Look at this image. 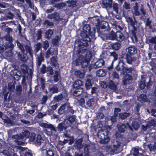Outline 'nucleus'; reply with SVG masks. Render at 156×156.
<instances>
[{
	"label": "nucleus",
	"mask_w": 156,
	"mask_h": 156,
	"mask_svg": "<svg viewBox=\"0 0 156 156\" xmlns=\"http://www.w3.org/2000/svg\"><path fill=\"white\" fill-rule=\"evenodd\" d=\"M16 42L18 48L21 50V52L18 53L17 57L19 59L25 62L27 61L28 58L27 54L24 53V46H23V44L18 40H17Z\"/></svg>",
	"instance_id": "obj_5"
},
{
	"label": "nucleus",
	"mask_w": 156,
	"mask_h": 156,
	"mask_svg": "<svg viewBox=\"0 0 156 156\" xmlns=\"http://www.w3.org/2000/svg\"><path fill=\"white\" fill-rule=\"evenodd\" d=\"M44 141V138L42 137L41 135L38 134L37 137H36L35 143L37 145L40 146L41 145L42 143H43Z\"/></svg>",
	"instance_id": "obj_27"
},
{
	"label": "nucleus",
	"mask_w": 156,
	"mask_h": 156,
	"mask_svg": "<svg viewBox=\"0 0 156 156\" xmlns=\"http://www.w3.org/2000/svg\"><path fill=\"white\" fill-rule=\"evenodd\" d=\"M76 117V116L75 115H72L67 116V119L71 123H73L75 121Z\"/></svg>",
	"instance_id": "obj_57"
},
{
	"label": "nucleus",
	"mask_w": 156,
	"mask_h": 156,
	"mask_svg": "<svg viewBox=\"0 0 156 156\" xmlns=\"http://www.w3.org/2000/svg\"><path fill=\"white\" fill-rule=\"evenodd\" d=\"M126 66L122 73L123 76V83L124 85H126L129 83L133 80V77L131 75L132 71L133 70V68L132 67H127Z\"/></svg>",
	"instance_id": "obj_2"
},
{
	"label": "nucleus",
	"mask_w": 156,
	"mask_h": 156,
	"mask_svg": "<svg viewBox=\"0 0 156 156\" xmlns=\"http://www.w3.org/2000/svg\"><path fill=\"white\" fill-rule=\"evenodd\" d=\"M64 98V96L63 94V93L62 92L60 94L57 95L55 96L53 98L54 100L56 102H58Z\"/></svg>",
	"instance_id": "obj_39"
},
{
	"label": "nucleus",
	"mask_w": 156,
	"mask_h": 156,
	"mask_svg": "<svg viewBox=\"0 0 156 156\" xmlns=\"http://www.w3.org/2000/svg\"><path fill=\"white\" fill-rule=\"evenodd\" d=\"M130 113L129 112H124L119 114V116L122 119H124L129 116Z\"/></svg>",
	"instance_id": "obj_53"
},
{
	"label": "nucleus",
	"mask_w": 156,
	"mask_h": 156,
	"mask_svg": "<svg viewBox=\"0 0 156 156\" xmlns=\"http://www.w3.org/2000/svg\"><path fill=\"white\" fill-rule=\"evenodd\" d=\"M17 30L18 31V34L19 36L21 38H25L26 35L25 34L22 33V27L20 24H18L17 27Z\"/></svg>",
	"instance_id": "obj_41"
},
{
	"label": "nucleus",
	"mask_w": 156,
	"mask_h": 156,
	"mask_svg": "<svg viewBox=\"0 0 156 156\" xmlns=\"http://www.w3.org/2000/svg\"><path fill=\"white\" fill-rule=\"evenodd\" d=\"M95 27L91 30V27L90 24H85L83 27V31L80 34L81 39H80L78 41V49L76 51L77 55L83 54L87 51V48L91 46V42L92 40L95 39Z\"/></svg>",
	"instance_id": "obj_1"
},
{
	"label": "nucleus",
	"mask_w": 156,
	"mask_h": 156,
	"mask_svg": "<svg viewBox=\"0 0 156 156\" xmlns=\"http://www.w3.org/2000/svg\"><path fill=\"white\" fill-rule=\"evenodd\" d=\"M59 76V73L58 70H56L55 71V73L53 76L54 78V81L55 82H57L59 80L58 76Z\"/></svg>",
	"instance_id": "obj_56"
},
{
	"label": "nucleus",
	"mask_w": 156,
	"mask_h": 156,
	"mask_svg": "<svg viewBox=\"0 0 156 156\" xmlns=\"http://www.w3.org/2000/svg\"><path fill=\"white\" fill-rule=\"evenodd\" d=\"M66 107L67 110H66V113H68L70 114H73L74 113V110L73 109V107L70 106L69 103H66Z\"/></svg>",
	"instance_id": "obj_44"
},
{
	"label": "nucleus",
	"mask_w": 156,
	"mask_h": 156,
	"mask_svg": "<svg viewBox=\"0 0 156 156\" xmlns=\"http://www.w3.org/2000/svg\"><path fill=\"white\" fill-rule=\"evenodd\" d=\"M109 52H110L109 50L103 51L101 55V56L102 58L104 59H109L110 54H109Z\"/></svg>",
	"instance_id": "obj_40"
},
{
	"label": "nucleus",
	"mask_w": 156,
	"mask_h": 156,
	"mask_svg": "<svg viewBox=\"0 0 156 156\" xmlns=\"http://www.w3.org/2000/svg\"><path fill=\"white\" fill-rule=\"evenodd\" d=\"M53 34V31L51 29H49L45 32V36L47 39H49L51 37Z\"/></svg>",
	"instance_id": "obj_43"
},
{
	"label": "nucleus",
	"mask_w": 156,
	"mask_h": 156,
	"mask_svg": "<svg viewBox=\"0 0 156 156\" xmlns=\"http://www.w3.org/2000/svg\"><path fill=\"white\" fill-rule=\"evenodd\" d=\"M66 103H65L61 105L58 110V113L59 115H62L65 113L66 111L65 109L66 108Z\"/></svg>",
	"instance_id": "obj_35"
},
{
	"label": "nucleus",
	"mask_w": 156,
	"mask_h": 156,
	"mask_svg": "<svg viewBox=\"0 0 156 156\" xmlns=\"http://www.w3.org/2000/svg\"><path fill=\"white\" fill-rule=\"evenodd\" d=\"M36 134H35V133H31V134H30V136L29 137V140L31 141H34L36 138Z\"/></svg>",
	"instance_id": "obj_62"
},
{
	"label": "nucleus",
	"mask_w": 156,
	"mask_h": 156,
	"mask_svg": "<svg viewBox=\"0 0 156 156\" xmlns=\"http://www.w3.org/2000/svg\"><path fill=\"white\" fill-rule=\"evenodd\" d=\"M148 100L146 94H141L137 97V100L141 102H147Z\"/></svg>",
	"instance_id": "obj_29"
},
{
	"label": "nucleus",
	"mask_w": 156,
	"mask_h": 156,
	"mask_svg": "<svg viewBox=\"0 0 156 156\" xmlns=\"http://www.w3.org/2000/svg\"><path fill=\"white\" fill-rule=\"evenodd\" d=\"M60 40V38L58 36H56L52 40V43L54 45H57L59 44V41Z\"/></svg>",
	"instance_id": "obj_47"
},
{
	"label": "nucleus",
	"mask_w": 156,
	"mask_h": 156,
	"mask_svg": "<svg viewBox=\"0 0 156 156\" xmlns=\"http://www.w3.org/2000/svg\"><path fill=\"white\" fill-rule=\"evenodd\" d=\"M44 59L43 56L42 50L39 54V55H37L36 58V64L37 68H39L42 62H44Z\"/></svg>",
	"instance_id": "obj_14"
},
{
	"label": "nucleus",
	"mask_w": 156,
	"mask_h": 156,
	"mask_svg": "<svg viewBox=\"0 0 156 156\" xmlns=\"http://www.w3.org/2000/svg\"><path fill=\"white\" fill-rule=\"evenodd\" d=\"M54 69L51 66L49 65L47 66V76H50L52 75L54 73Z\"/></svg>",
	"instance_id": "obj_37"
},
{
	"label": "nucleus",
	"mask_w": 156,
	"mask_h": 156,
	"mask_svg": "<svg viewBox=\"0 0 156 156\" xmlns=\"http://www.w3.org/2000/svg\"><path fill=\"white\" fill-rule=\"evenodd\" d=\"M75 75L79 78H83L84 76V74L80 70H76L74 72Z\"/></svg>",
	"instance_id": "obj_45"
},
{
	"label": "nucleus",
	"mask_w": 156,
	"mask_h": 156,
	"mask_svg": "<svg viewBox=\"0 0 156 156\" xmlns=\"http://www.w3.org/2000/svg\"><path fill=\"white\" fill-rule=\"evenodd\" d=\"M117 126L118 127V130L120 133H123L125 131V129L127 128L125 124L120 122L117 124Z\"/></svg>",
	"instance_id": "obj_26"
},
{
	"label": "nucleus",
	"mask_w": 156,
	"mask_h": 156,
	"mask_svg": "<svg viewBox=\"0 0 156 156\" xmlns=\"http://www.w3.org/2000/svg\"><path fill=\"white\" fill-rule=\"evenodd\" d=\"M59 17V15L57 12H54L48 15V18L49 19H54L55 20H58Z\"/></svg>",
	"instance_id": "obj_49"
},
{
	"label": "nucleus",
	"mask_w": 156,
	"mask_h": 156,
	"mask_svg": "<svg viewBox=\"0 0 156 156\" xmlns=\"http://www.w3.org/2000/svg\"><path fill=\"white\" fill-rule=\"evenodd\" d=\"M70 127V124L65 122L59 123L57 128V131L59 133H62L63 131L67 133L68 132L67 128Z\"/></svg>",
	"instance_id": "obj_11"
},
{
	"label": "nucleus",
	"mask_w": 156,
	"mask_h": 156,
	"mask_svg": "<svg viewBox=\"0 0 156 156\" xmlns=\"http://www.w3.org/2000/svg\"><path fill=\"white\" fill-rule=\"evenodd\" d=\"M121 44L118 42H115V43H110L109 46L110 49H112L114 50V51H118L121 48Z\"/></svg>",
	"instance_id": "obj_18"
},
{
	"label": "nucleus",
	"mask_w": 156,
	"mask_h": 156,
	"mask_svg": "<svg viewBox=\"0 0 156 156\" xmlns=\"http://www.w3.org/2000/svg\"><path fill=\"white\" fill-rule=\"evenodd\" d=\"M54 54L57 55L58 54L57 50H54L52 51H51V48H49L45 54V57L46 58H48L50 57L51 55H53Z\"/></svg>",
	"instance_id": "obj_25"
},
{
	"label": "nucleus",
	"mask_w": 156,
	"mask_h": 156,
	"mask_svg": "<svg viewBox=\"0 0 156 156\" xmlns=\"http://www.w3.org/2000/svg\"><path fill=\"white\" fill-rule=\"evenodd\" d=\"M22 136H23V139L25 140L27 138H29L30 135V133L28 130H24L23 132L21 134Z\"/></svg>",
	"instance_id": "obj_46"
},
{
	"label": "nucleus",
	"mask_w": 156,
	"mask_h": 156,
	"mask_svg": "<svg viewBox=\"0 0 156 156\" xmlns=\"http://www.w3.org/2000/svg\"><path fill=\"white\" fill-rule=\"evenodd\" d=\"M55 151L49 149L48 151H47L46 153L47 156H54L55 155Z\"/></svg>",
	"instance_id": "obj_64"
},
{
	"label": "nucleus",
	"mask_w": 156,
	"mask_h": 156,
	"mask_svg": "<svg viewBox=\"0 0 156 156\" xmlns=\"http://www.w3.org/2000/svg\"><path fill=\"white\" fill-rule=\"evenodd\" d=\"M95 79V77L89 74L86 76L85 84L86 90H88L91 89L93 85L94 84V82Z\"/></svg>",
	"instance_id": "obj_8"
},
{
	"label": "nucleus",
	"mask_w": 156,
	"mask_h": 156,
	"mask_svg": "<svg viewBox=\"0 0 156 156\" xmlns=\"http://www.w3.org/2000/svg\"><path fill=\"white\" fill-rule=\"evenodd\" d=\"M104 33L105 34L103 35L105 36L107 40L114 41L116 39V32H115L113 30H112L108 34L107 32H105Z\"/></svg>",
	"instance_id": "obj_13"
},
{
	"label": "nucleus",
	"mask_w": 156,
	"mask_h": 156,
	"mask_svg": "<svg viewBox=\"0 0 156 156\" xmlns=\"http://www.w3.org/2000/svg\"><path fill=\"white\" fill-rule=\"evenodd\" d=\"M131 55L128 54L126 55L125 59L126 62L129 64H131L132 63V57Z\"/></svg>",
	"instance_id": "obj_51"
},
{
	"label": "nucleus",
	"mask_w": 156,
	"mask_h": 156,
	"mask_svg": "<svg viewBox=\"0 0 156 156\" xmlns=\"http://www.w3.org/2000/svg\"><path fill=\"white\" fill-rule=\"evenodd\" d=\"M47 67L45 65L43 64L40 69V72L42 74H45L47 72Z\"/></svg>",
	"instance_id": "obj_55"
},
{
	"label": "nucleus",
	"mask_w": 156,
	"mask_h": 156,
	"mask_svg": "<svg viewBox=\"0 0 156 156\" xmlns=\"http://www.w3.org/2000/svg\"><path fill=\"white\" fill-rule=\"evenodd\" d=\"M49 88V91L52 93H57L58 92V88L54 84L50 86Z\"/></svg>",
	"instance_id": "obj_42"
},
{
	"label": "nucleus",
	"mask_w": 156,
	"mask_h": 156,
	"mask_svg": "<svg viewBox=\"0 0 156 156\" xmlns=\"http://www.w3.org/2000/svg\"><path fill=\"white\" fill-rule=\"evenodd\" d=\"M116 37L115 40L120 42L123 41L125 38V37L123 34L119 30L116 31Z\"/></svg>",
	"instance_id": "obj_21"
},
{
	"label": "nucleus",
	"mask_w": 156,
	"mask_h": 156,
	"mask_svg": "<svg viewBox=\"0 0 156 156\" xmlns=\"http://www.w3.org/2000/svg\"><path fill=\"white\" fill-rule=\"evenodd\" d=\"M83 140L82 138L78 139L75 141V144L77 150L80 151L83 148V145L82 144Z\"/></svg>",
	"instance_id": "obj_28"
},
{
	"label": "nucleus",
	"mask_w": 156,
	"mask_h": 156,
	"mask_svg": "<svg viewBox=\"0 0 156 156\" xmlns=\"http://www.w3.org/2000/svg\"><path fill=\"white\" fill-rule=\"evenodd\" d=\"M94 99L93 98H91L89 99L86 103V105L87 107H91L94 104Z\"/></svg>",
	"instance_id": "obj_54"
},
{
	"label": "nucleus",
	"mask_w": 156,
	"mask_h": 156,
	"mask_svg": "<svg viewBox=\"0 0 156 156\" xmlns=\"http://www.w3.org/2000/svg\"><path fill=\"white\" fill-rule=\"evenodd\" d=\"M87 51L86 52L87 53L86 54L85 57H83V61L82 62V63L81 65L82 67L84 69L87 68L92 57V53L91 52L89 51L88 53V50L87 49ZM85 53H86V52L84 53L83 54H80V55H77L80 56L84 54ZM76 54L77 55L76 53Z\"/></svg>",
	"instance_id": "obj_7"
},
{
	"label": "nucleus",
	"mask_w": 156,
	"mask_h": 156,
	"mask_svg": "<svg viewBox=\"0 0 156 156\" xmlns=\"http://www.w3.org/2000/svg\"><path fill=\"white\" fill-rule=\"evenodd\" d=\"M42 31L41 30V29H39L37 31V33L36 34V37H37V40H40L42 38Z\"/></svg>",
	"instance_id": "obj_48"
},
{
	"label": "nucleus",
	"mask_w": 156,
	"mask_h": 156,
	"mask_svg": "<svg viewBox=\"0 0 156 156\" xmlns=\"http://www.w3.org/2000/svg\"><path fill=\"white\" fill-rule=\"evenodd\" d=\"M91 146L90 144H85L83 146V153L86 156H89Z\"/></svg>",
	"instance_id": "obj_23"
},
{
	"label": "nucleus",
	"mask_w": 156,
	"mask_h": 156,
	"mask_svg": "<svg viewBox=\"0 0 156 156\" xmlns=\"http://www.w3.org/2000/svg\"><path fill=\"white\" fill-rule=\"evenodd\" d=\"M129 128L131 130H133V128L135 130L138 129L140 127V124L138 122L136 121V119L130 118L126 123Z\"/></svg>",
	"instance_id": "obj_10"
},
{
	"label": "nucleus",
	"mask_w": 156,
	"mask_h": 156,
	"mask_svg": "<svg viewBox=\"0 0 156 156\" xmlns=\"http://www.w3.org/2000/svg\"><path fill=\"white\" fill-rule=\"evenodd\" d=\"M126 66H127V65L123 61L120 59L119 60L118 63L115 66V69L116 71H122V73Z\"/></svg>",
	"instance_id": "obj_15"
},
{
	"label": "nucleus",
	"mask_w": 156,
	"mask_h": 156,
	"mask_svg": "<svg viewBox=\"0 0 156 156\" xmlns=\"http://www.w3.org/2000/svg\"><path fill=\"white\" fill-rule=\"evenodd\" d=\"M113 2V0H103L101 4H102V6L103 8L110 9L112 7Z\"/></svg>",
	"instance_id": "obj_16"
},
{
	"label": "nucleus",
	"mask_w": 156,
	"mask_h": 156,
	"mask_svg": "<svg viewBox=\"0 0 156 156\" xmlns=\"http://www.w3.org/2000/svg\"><path fill=\"white\" fill-rule=\"evenodd\" d=\"M98 24L96 25V28L97 32L99 35H102L105 34L104 32H108L110 31V29L109 27L108 28H106L108 26V24L106 21H102L101 22H98Z\"/></svg>",
	"instance_id": "obj_4"
},
{
	"label": "nucleus",
	"mask_w": 156,
	"mask_h": 156,
	"mask_svg": "<svg viewBox=\"0 0 156 156\" xmlns=\"http://www.w3.org/2000/svg\"><path fill=\"white\" fill-rule=\"evenodd\" d=\"M98 86L96 84H95L94 87H91V94H95L96 92V91L98 89Z\"/></svg>",
	"instance_id": "obj_61"
},
{
	"label": "nucleus",
	"mask_w": 156,
	"mask_h": 156,
	"mask_svg": "<svg viewBox=\"0 0 156 156\" xmlns=\"http://www.w3.org/2000/svg\"><path fill=\"white\" fill-rule=\"evenodd\" d=\"M126 50L127 53L131 56L134 55L137 53V52L136 47L133 46L129 47L127 48Z\"/></svg>",
	"instance_id": "obj_19"
},
{
	"label": "nucleus",
	"mask_w": 156,
	"mask_h": 156,
	"mask_svg": "<svg viewBox=\"0 0 156 156\" xmlns=\"http://www.w3.org/2000/svg\"><path fill=\"white\" fill-rule=\"evenodd\" d=\"M42 127L45 128L50 129L51 130L55 131H56L55 128L51 124H48L46 123H43L42 124Z\"/></svg>",
	"instance_id": "obj_38"
},
{
	"label": "nucleus",
	"mask_w": 156,
	"mask_h": 156,
	"mask_svg": "<svg viewBox=\"0 0 156 156\" xmlns=\"http://www.w3.org/2000/svg\"><path fill=\"white\" fill-rule=\"evenodd\" d=\"M109 58H112L113 59L112 62H114L115 61L119 59V55L117 52L115 51H110L109 52Z\"/></svg>",
	"instance_id": "obj_24"
},
{
	"label": "nucleus",
	"mask_w": 156,
	"mask_h": 156,
	"mask_svg": "<svg viewBox=\"0 0 156 156\" xmlns=\"http://www.w3.org/2000/svg\"><path fill=\"white\" fill-rule=\"evenodd\" d=\"M156 119H154L149 120L148 122H147V125L149 127L151 126H155L156 125Z\"/></svg>",
	"instance_id": "obj_50"
},
{
	"label": "nucleus",
	"mask_w": 156,
	"mask_h": 156,
	"mask_svg": "<svg viewBox=\"0 0 156 156\" xmlns=\"http://www.w3.org/2000/svg\"><path fill=\"white\" fill-rule=\"evenodd\" d=\"M83 85V82L80 80H77L74 82L73 85V87L74 88H78Z\"/></svg>",
	"instance_id": "obj_36"
},
{
	"label": "nucleus",
	"mask_w": 156,
	"mask_h": 156,
	"mask_svg": "<svg viewBox=\"0 0 156 156\" xmlns=\"http://www.w3.org/2000/svg\"><path fill=\"white\" fill-rule=\"evenodd\" d=\"M110 132L107 130L102 131L98 134V137L100 140V142L101 144H107L110 140V137L108 136Z\"/></svg>",
	"instance_id": "obj_6"
},
{
	"label": "nucleus",
	"mask_w": 156,
	"mask_h": 156,
	"mask_svg": "<svg viewBox=\"0 0 156 156\" xmlns=\"http://www.w3.org/2000/svg\"><path fill=\"white\" fill-rule=\"evenodd\" d=\"M112 7L114 11H115L117 13L118 12V5L117 3H113L112 4Z\"/></svg>",
	"instance_id": "obj_59"
},
{
	"label": "nucleus",
	"mask_w": 156,
	"mask_h": 156,
	"mask_svg": "<svg viewBox=\"0 0 156 156\" xmlns=\"http://www.w3.org/2000/svg\"><path fill=\"white\" fill-rule=\"evenodd\" d=\"M149 43L154 44H156V36L152 37L150 39H149L147 40Z\"/></svg>",
	"instance_id": "obj_58"
},
{
	"label": "nucleus",
	"mask_w": 156,
	"mask_h": 156,
	"mask_svg": "<svg viewBox=\"0 0 156 156\" xmlns=\"http://www.w3.org/2000/svg\"><path fill=\"white\" fill-rule=\"evenodd\" d=\"M75 89H76L75 90L73 93L74 96L76 97L79 96L81 95L83 92V89L81 87H79Z\"/></svg>",
	"instance_id": "obj_33"
},
{
	"label": "nucleus",
	"mask_w": 156,
	"mask_h": 156,
	"mask_svg": "<svg viewBox=\"0 0 156 156\" xmlns=\"http://www.w3.org/2000/svg\"><path fill=\"white\" fill-rule=\"evenodd\" d=\"M24 48L25 51H26L27 53H28L31 57H33V52L31 46L25 44Z\"/></svg>",
	"instance_id": "obj_30"
},
{
	"label": "nucleus",
	"mask_w": 156,
	"mask_h": 156,
	"mask_svg": "<svg viewBox=\"0 0 156 156\" xmlns=\"http://www.w3.org/2000/svg\"><path fill=\"white\" fill-rule=\"evenodd\" d=\"M49 46V44L47 40L45 41L43 44V47L44 49V50H46Z\"/></svg>",
	"instance_id": "obj_63"
},
{
	"label": "nucleus",
	"mask_w": 156,
	"mask_h": 156,
	"mask_svg": "<svg viewBox=\"0 0 156 156\" xmlns=\"http://www.w3.org/2000/svg\"><path fill=\"white\" fill-rule=\"evenodd\" d=\"M12 138L15 139L16 140L15 141L17 142L18 144L21 145V143L23 142L22 141H20L19 140H24L23 139V136H22L21 134L20 135L16 134V135H13L12 136Z\"/></svg>",
	"instance_id": "obj_22"
},
{
	"label": "nucleus",
	"mask_w": 156,
	"mask_h": 156,
	"mask_svg": "<svg viewBox=\"0 0 156 156\" xmlns=\"http://www.w3.org/2000/svg\"><path fill=\"white\" fill-rule=\"evenodd\" d=\"M107 73L105 69H100L97 71L96 75L98 77H103L106 75Z\"/></svg>",
	"instance_id": "obj_32"
},
{
	"label": "nucleus",
	"mask_w": 156,
	"mask_h": 156,
	"mask_svg": "<svg viewBox=\"0 0 156 156\" xmlns=\"http://www.w3.org/2000/svg\"><path fill=\"white\" fill-rule=\"evenodd\" d=\"M50 65L54 67H56L58 63V59L57 56H54L50 58Z\"/></svg>",
	"instance_id": "obj_31"
},
{
	"label": "nucleus",
	"mask_w": 156,
	"mask_h": 156,
	"mask_svg": "<svg viewBox=\"0 0 156 156\" xmlns=\"http://www.w3.org/2000/svg\"><path fill=\"white\" fill-rule=\"evenodd\" d=\"M4 39H5L4 44L5 45V48L12 49L14 46L13 44V39L12 36L5 35L4 37Z\"/></svg>",
	"instance_id": "obj_9"
},
{
	"label": "nucleus",
	"mask_w": 156,
	"mask_h": 156,
	"mask_svg": "<svg viewBox=\"0 0 156 156\" xmlns=\"http://www.w3.org/2000/svg\"><path fill=\"white\" fill-rule=\"evenodd\" d=\"M66 2L68 4V7L71 8H73L76 7L77 6L76 3L77 2L76 1L73 0H69L66 1Z\"/></svg>",
	"instance_id": "obj_34"
},
{
	"label": "nucleus",
	"mask_w": 156,
	"mask_h": 156,
	"mask_svg": "<svg viewBox=\"0 0 156 156\" xmlns=\"http://www.w3.org/2000/svg\"><path fill=\"white\" fill-rule=\"evenodd\" d=\"M139 149L136 148H135L133 150V154L134 156H140L141 154L139 153Z\"/></svg>",
	"instance_id": "obj_60"
},
{
	"label": "nucleus",
	"mask_w": 156,
	"mask_h": 156,
	"mask_svg": "<svg viewBox=\"0 0 156 156\" xmlns=\"http://www.w3.org/2000/svg\"><path fill=\"white\" fill-rule=\"evenodd\" d=\"M83 57H79L77 59H76L74 61V63L76 66H78L79 65H81L82 64V62L83 60Z\"/></svg>",
	"instance_id": "obj_52"
},
{
	"label": "nucleus",
	"mask_w": 156,
	"mask_h": 156,
	"mask_svg": "<svg viewBox=\"0 0 156 156\" xmlns=\"http://www.w3.org/2000/svg\"><path fill=\"white\" fill-rule=\"evenodd\" d=\"M63 136L65 138H67L69 139H64V140L63 141L65 144L68 143L69 145H71L74 142L75 139L73 136H70L66 133H64Z\"/></svg>",
	"instance_id": "obj_17"
},
{
	"label": "nucleus",
	"mask_w": 156,
	"mask_h": 156,
	"mask_svg": "<svg viewBox=\"0 0 156 156\" xmlns=\"http://www.w3.org/2000/svg\"><path fill=\"white\" fill-rule=\"evenodd\" d=\"M103 83L105 85V87L104 86L102 87L103 88H106L108 86L109 89L114 91H115L117 89V84H115L113 81L112 80H110L109 81L107 85H106V83L105 82H103Z\"/></svg>",
	"instance_id": "obj_12"
},
{
	"label": "nucleus",
	"mask_w": 156,
	"mask_h": 156,
	"mask_svg": "<svg viewBox=\"0 0 156 156\" xmlns=\"http://www.w3.org/2000/svg\"><path fill=\"white\" fill-rule=\"evenodd\" d=\"M105 63L104 60L102 58H100L97 61L94 63V64L92 66V68L97 69L98 68L101 67L103 66ZM92 67V66H91Z\"/></svg>",
	"instance_id": "obj_20"
},
{
	"label": "nucleus",
	"mask_w": 156,
	"mask_h": 156,
	"mask_svg": "<svg viewBox=\"0 0 156 156\" xmlns=\"http://www.w3.org/2000/svg\"><path fill=\"white\" fill-rule=\"evenodd\" d=\"M127 22L129 23L130 25L132 27L131 30V34H132V37H133L135 41H137V37L136 34L137 32V28L135 26L136 23H137V21L134 17V20H133L132 17L129 16H127L125 18Z\"/></svg>",
	"instance_id": "obj_3"
}]
</instances>
